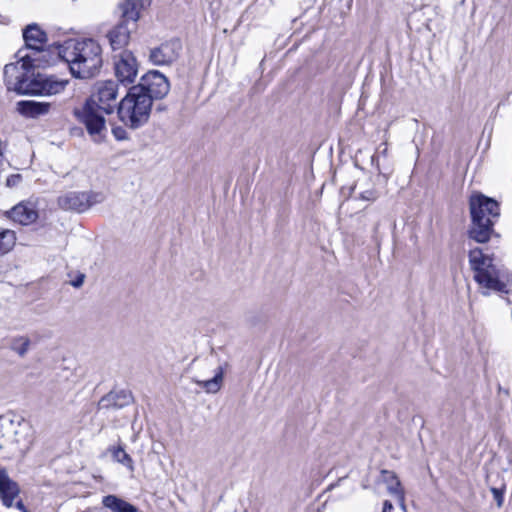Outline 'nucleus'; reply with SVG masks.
Masks as SVG:
<instances>
[{"mask_svg": "<svg viewBox=\"0 0 512 512\" xmlns=\"http://www.w3.org/2000/svg\"><path fill=\"white\" fill-rule=\"evenodd\" d=\"M60 57L68 63L75 78L95 77L102 67V49L93 39L69 40L61 47Z\"/></svg>", "mask_w": 512, "mask_h": 512, "instance_id": "f257e3e1", "label": "nucleus"}, {"mask_svg": "<svg viewBox=\"0 0 512 512\" xmlns=\"http://www.w3.org/2000/svg\"><path fill=\"white\" fill-rule=\"evenodd\" d=\"M117 95L118 84L112 80L98 82L95 85V91L86 101L83 110L76 112L89 134H100L106 128L104 114L114 112L118 106Z\"/></svg>", "mask_w": 512, "mask_h": 512, "instance_id": "f03ea898", "label": "nucleus"}, {"mask_svg": "<svg viewBox=\"0 0 512 512\" xmlns=\"http://www.w3.org/2000/svg\"><path fill=\"white\" fill-rule=\"evenodd\" d=\"M469 209L471 215L469 239L478 243L489 241L494 231L495 220L500 216L498 202L483 194H475L470 197Z\"/></svg>", "mask_w": 512, "mask_h": 512, "instance_id": "7ed1b4c3", "label": "nucleus"}, {"mask_svg": "<svg viewBox=\"0 0 512 512\" xmlns=\"http://www.w3.org/2000/svg\"><path fill=\"white\" fill-rule=\"evenodd\" d=\"M469 265L474 272V280L488 291L507 292V273L498 268L493 259L482 249L474 248L468 253Z\"/></svg>", "mask_w": 512, "mask_h": 512, "instance_id": "20e7f679", "label": "nucleus"}, {"mask_svg": "<svg viewBox=\"0 0 512 512\" xmlns=\"http://www.w3.org/2000/svg\"><path fill=\"white\" fill-rule=\"evenodd\" d=\"M135 90L134 87H130L117 106L119 120L133 130L148 122L153 104L147 95Z\"/></svg>", "mask_w": 512, "mask_h": 512, "instance_id": "39448f33", "label": "nucleus"}, {"mask_svg": "<svg viewBox=\"0 0 512 512\" xmlns=\"http://www.w3.org/2000/svg\"><path fill=\"white\" fill-rule=\"evenodd\" d=\"M67 84L68 80H60L40 73L35 74L31 68L24 81L18 86L17 93L51 96L64 91Z\"/></svg>", "mask_w": 512, "mask_h": 512, "instance_id": "423d86ee", "label": "nucleus"}, {"mask_svg": "<svg viewBox=\"0 0 512 512\" xmlns=\"http://www.w3.org/2000/svg\"><path fill=\"white\" fill-rule=\"evenodd\" d=\"M143 95H147L151 102L164 98L169 90L170 84L166 76L157 70L148 71L140 78V82L133 86Z\"/></svg>", "mask_w": 512, "mask_h": 512, "instance_id": "0eeeda50", "label": "nucleus"}, {"mask_svg": "<svg viewBox=\"0 0 512 512\" xmlns=\"http://www.w3.org/2000/svg\"><path fill=\"white\" fill-rule=\"evenodd\" d=\"M101 201L102 195L99 193L69 191L58 198V205L64 210H72L81 213Z\"/></svg>", "mask_w": 512, "mask_h": 512, "instance_id": "6e6552de", "label": "nucleus"}, {"mask_svg": "<svg viewBox=\"0 0 512 512\" xmlns=\"http://www.w3.org/2000/svg\"><path fill=\"white\" fill-rule=\"evenodd\" d=\"M35 61L31 55H24L20 61L5 65L3 74L8 90L18 92V86L24 81Z\"/></svg>", "mask_w": 512, "mask_h": 512, "instance_id": "1a4fd4ad", "label": "nucleus"}, {"mask_svg": "<svg viewBox=\"0 0 512 512\" xmlns=\"http://www.w3.org/2000/svg\"><path fill=\"white\" fill-rule=\"evenodd\" d=\"M181 50V42L178 39H172L151 49L149 59L154 65H170L178 59Z\"/></svg>", "mask_w": 512, "mask_h": 512, "instance_id": "9d476101", "label": "nucleus"}, {"mask_svg": "<svg viewBox=\"0 0 512 512\" xmlns=\"http://www.w3.org/2000/svg\"><path fill=\"white\" fill-rule=\"evenodd\" d=\"M115 75L124 85L131 84L137 75L136 58L129 51H122L115 61Z\"/></svg>", "mask_w": 512, "mask_h": 512, "instance_id": "9b49d317", "label": "nucleus"}, {"mask_svg": "<svg viewBox=\"0 0 512 512\" xmlns=\"http://www.w3.org/2000/svg\"><path fill=\"white\" fill-rule=\"evenodd\" d=\"M129 24H132V22L121 18V21L108 32L107 37L114 51H125L124 48L130 40L131 29Z\"/></svg>", "mask_w": 512, "mask_h": 512, "instance_id": "f8f14e48", "label": "nucleus"}, {"mask_svg": "<svg viewBox=\"0 0 512 512\" xmlns=\"http://www.w3.org/2000/svg\"><path fill=\"white\" fill-rule=\"evenodd\" d=\"M13 419L14 432L9 434V442L19 447V451L23 452L28 449L31 443L30 425L23 419Z\"/></svg>", "mask_w": 512, "mask_h": 512, "instance_id": "ddd939ff", "label": "nucleus"}, {"mask_svg": "<svg viewBox=\"0 0 512 512\" xmlns=\"http://www.w3.org/2000/svg\"><path fill=\"white\" fill-rule=\"evenodd\" d=\"M132 402V396L128 391H111L98 402L99 410L121 409Z\"/></svg>", "mask_w": 512, "mask_h": 512, "instance_id": "4468645a", "label": "nucleus"}, {"mask_svg": "<svg viewBox=\"0 0 512 512\" xmlns=\"http://www.w3.org/2000/svg\"><path fill=\"white\" fill-rule=\"evenodd\" d=\"M23 39L28 49L42 51L47 42V34L37 24H29L23 30Z\"/></svg>", "mask_w": 512, "mask_h": 512, "instance_id": "2eb2a0df", "label": "nucleus"}, {"mask_svg": "<svg viewBox=\"0 0 512 512\" xmlns=\"http://www.w3.org/2000/svg\"><path fill=\"white\" fill-rule=\"evenodd\" d=\"M19 486L7 474V471L0 467V496L5 506H12L14 499L19 494Z\"/></svg>", "mask_w": 512, "mask_h": 512, "instance_id": "dca6fc26", "label": "nucleus"}, {"mask_svg": "<svg viewBox=\"0 0 512 512\" xmlns=\"http://www.w3.org/2000/svg\"><path fill=\"white\" fill-rule=\"evenodd\" d=\"M149 3L150 0H124L119 5L121 18H124L127 21H131L132 25H135V23L140 18L141 10L145 7L146 4Z\"/></svg>", "mask_w": 512, "mask_h": 512, "instance_id": "f3484780", "label": "nucleus"}, {"mask_svg": "<svg viewBox=\"0 0 512 512\" xmlns=\"http://www.w3.org/2000/svg\"><path fill=\"white\" fill-rule=\"evenodd\" d=\"M9 217L21 225H29L38 218L37 211L30 205L20 203L9 211Z\"/></svg>", "mask_w": 512, "mask_h": 512, "instance_id": "a211bd4d", "label": "nucleus"}, {"mask_svg": "<svg viewBox=\"0 0 512 512\" xmlns=\"http://www.w3.org/2000/svg\"><path fill=\"white\" fill-rule=\"evenodd\" d=\"M382 481L387 485L388 492L395 496L402 508H405V493L398 476L388 470H382Z\"/></svg>", "mask_w": 512, "mask_h": 512, "instance_id": "6ab92c4d", "label": "nucleus"}, {"mask_svg": "<svg viewBox=\"0 0 512 512\" xmlns=\"http://www.w3.org/2000/svg\"><path fill=\"white\" fill-rule=\"evenodd\" d=\"M17 106L22 115L32 118L47 114L51 108L50 103L37 101H20Z\"/></svg>", "mask_w": 512, "mask_h": 512, "instance_id": "aec40b11", "label": "nucleus"}, {"mask_svg": "<svg viewBox=\"0 0 512 512\" xmlns=\"http://www.w3.org/2000/svg\"><path fill=\"white\" fill-rule=\"evenodd\" d=\"M225 369L223 366H218L215 370V374L211 379L200 380L193 378L192 381L203 388L206 393L215 394L219 392L223 386Z\"/></svg>", "mask_w": 512, "mask_h": 512, "instance_id": "412c9836", "label": "nucleus"}, {"mask_svg": "<svg viewBox=\"0 0 512 512\" xmlns=\"http://www.w3.org/2000/svg\"><path fill=\"white\" fill-rule=\"evenodd\" d=\"M102 504L113 512H138L136 506L112 494L104 496Z\"/></svg>", "mask_w": 512, "mask_h": 512, "instance_id": "4be33fe9", "label": "nucleus"}, {"mask_svg": "<svg viewBox=\"0 0 512 512\" xmlns=\"http://www.w3.org/2000/svg\"><path fill=\"white\" fill-rule=\"evenodd\" d=\"M107 452L111 454L113 461L125 466L130 473L135 471L134 461L122 445L110 446Z\"/></svg>", "mask_w": 512, "mask_h": 512, "instance_id": "5701e85b", "label": "nucleus"}, {"mask_svg": "<svg viewBox=\"0 0 512 512\" xmlns=\"http://www.w3.org/2000/svg\"><path fill=\"white\" fill-rule=\"evenodd\" d=\"M31 346V340L27 336H16L10 340L9 348L19 357L24 358Z\"/></svg>", "mask_w": 512, "mask_h": 512, "instance_id": "b1692460", "label": "nucleus"}, {"mask_svg": "<svg viewBox=\"0 0 512 512\" xmlns=\"http://www.w3.org/2000/svg\"><path fill=\"white\" fill-rule=\"evenodd\" d=\"M16 236L15 232L0 227V254L8 253L15 245Z\"/></svg>", "mask_w": 512, "mask_h": 512, "instance_id": "393cba45", "label": "nucleus"}, {"mask_svg": "<svg viewBox=\"0 0 512 512\" xmlns=\"http://www.w3.org/2000/svg\"><path fill=\"white\" fill-rule=\"evenodd\" d=\"M13 419L0 417V448L5 447L9 442V434L14 432Z\"/></svg>", "mask_w": 512, "mask_h": 512, "instance_id": "a878e982", "label": "nucleus"}, {"mask_svg": "<svg viewBox=\"0 0 512 512\" xmlns=\"http://www.w3.org/2000/svg\"><path fill=\"white\" fill-rule=\"evenodd\" d=\"M112 134L118 141H123L128 139V133L123 127H114L112 129Z\"/></svg>", "mask_w": 512, "mask_h": 512, "instance_id": "bb28decb", "label": "nucleus"}, {"mask_svg": "<svg viewBox=\"0 0 512 512\" xmlns=\"http://www.w3.org/2000/svg\"><path fill=\"white\" fill-rule=\"evenodd\" d=\"M360 198L366 201H375L378 198L377 192L373 189L366 190L360 194Z\"/></svg>", "mask_w": 512, "mask_h": 512, "instance_id": "cd10ccee", "label": "nucleus"}, {"mask_svg": "<svg viewBox=\"0 0 512 512\" xmlns=\"http://www.w3.org/2000/svg\"><path fill=\"white\" fill-rule=\"evenodd\" d=\"M491 492L493 494L494 500L497 503V506L501 507L503 505V500H504L503 491L498 488H492Z\"/></svg>", "mask_w": 512, "mask_h": 512, "instance_id": "c85d7f7f", "label": "nucleus"}, {"mask_svg": "<svg viewBox=\"0 0 512 512\" xmlns=\"http://www.w3.org/2000/svg\"><path fill=\"white\" fill-rule=\"evenodd\" d=\"M84 278H85V275L84 274H79L75 280H73L71 282V285L75 288H79L83 285L84 283Z\"/></svg>", "mask_w": 512, "mask_h": 512, "instance_id": "c756f323", "label": "nucleus"}, {"mask_svg": "<svg viewBox=\"0 0 512 512\" xmlns=\"http://www.w3.org/2000/svg\"><path fill=\"white\" fill-rule=\"evenodd\" d=\"M392 510H393L392 503L388 500H385L383 503L382 512H392Z\"/></svg>", "mask_w": 512, "mask_h": 512, "instance_id": "7c9ffc66", "label": "nucleus"}, {"mask_svg": "<svg viewBox=\"0 0 512 512\" xmlns=\"http://www.w3.org/2000/svg\"><path fill=\"white\" fill-rule=\"evenodd\" d=\"M20 180L19 175H13L10 178L7 179V185L12 186L15 185Z\"/></svg>", "mask_w": 512, "mask_h": 512, "instance_id": "2f4dec72", "label": "nucleus"}, {"mask_svg": "<svg viewBox=\"0 0 512 512\" xmlns=\"http://www.w3.org/2000/svg\"><path fill=\"white\" fill-rule=\"evenodd\" d=\"M17 507H18L20 510H22L23 512H28V511H26V510H25L24 505H23V503H22V501H21V500H19V501L17 502Z\"/></svg>", "mask_w": 512, "mask_h": 512, "instance_id": "473e14b6", "label": "nucleus"}, {"mask_svg": "<svg viewBox=\"0 0 512 512\" xmlns=\"http://www.w3.org/2000/svg\"><path fill=\"white\" fill-rule=\"evenodd\" d=\"M386 153H387V148L385 147L383 150V154H386Z\"/></svg>", "mask_w": 512, "mask_h": 512, "instance_id": "72a5a7b5", "label": "nucleus"}]
</instances>
